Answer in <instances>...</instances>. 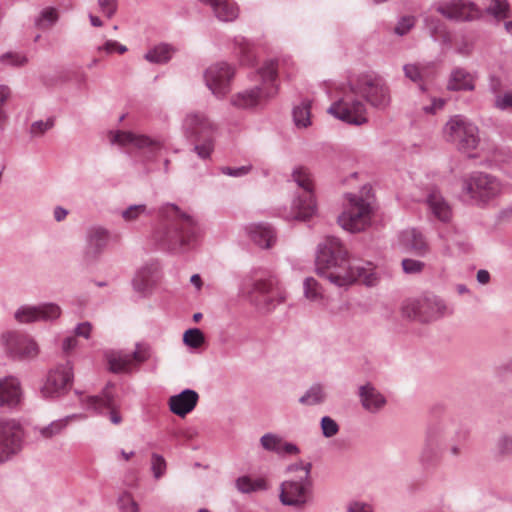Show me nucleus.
Instances as JSON below:
<instances>
[{
  "label": "nucleus",
  "instance_id": "obj_1",
  "mask_svg": "<svg viewBox=\"0 0 512 512\" xmlns=\"http://www.w3.org/2000/svg\"><path fill=\"white\" fill-rule=\"evenodd\" d=\"M315 263L317 274L337 287L349 286L356 281L373 286L377 280L372 263L350 258L336 237H326L318 245Z\"/></svg>",
  "mask_w": 512,
  "mask_h": 512
},
{
  "label": "nucleus",
  "instance_id": "obj_2",
  "mask_svg": "<svg viewBox=\"0 0 512 512\" xmlns=\"http://www.w3.org/2000/svg\"><path fill=\"white\" fill-rule=\"evenodd\" d=\"M312 463H293L287 466L286 472L296 474L283 481L280 485V501L285 506L303 508L311 499L313 482L311 479Z\"/></svg>",
  "mask_w": 512,
  "mask_h": 512
},
{
  "label": "nucleus",
  "instance_id": "obj_3",
  "mask_svg": "<svg viewBox=\"0 0 512 512\" xmlns=\"http://www.w3.org/2000/svg\"><path fill=\"white\" fill-rule=\"evenodd\" d=\"M370 190V187L364 186L360 194L349 193L346 195L347 206L337 219L344 230L358 233L364 231L371 224Z\"/></svg>",
  "mask_w": 512,
  "mask_h": 512
},
{
  "label": "nucleus",
  "instance_id": "obj_4",
  "mask_svg": "<svg viewBox=\"0 0 512 512\" xmlns=\"http://www.w3.org/2000/svg\"><path fill=\"white\" fill-rule=\"evenodd\" d=\"M175 213V218L165 228L160 241L171 251L180 252L189 249L196 239L195 220L183 213L174 204H167Z\"/></svg>",
  "mask_w": 512,
  "mask_h": 512
},
{
  "label": "nucleus",
  "instance_id": "obj_5",
  "mask_svg": "<svg viewBox=\"0 0 512 512\" xmlns=\"http://www.w3.org/2000/svg\"><path fill=\"white\" fill-rule=\"evenodd\" d=\"M185 135L198 142L194 151L202 159H207L213 151V135L217 129L215 123L202 112L188 113L182 123Z\"/></svg>",
  "mask_w": 512,
  "mask_h": 512
},
{
  "label": "nucleus",
  "instance_id": "obj_6",
  "mask_svg": "<svg viewBox=\"0 0 512 512\" xmlns=\"http://www.w3.org/2000/svg\"><path fill=\"white\" fill-rule=\"evenodd\" d=\"M352 92L359 94L372 107L385 110L391 103L390 89L386 81L374 73L360 74L350 82Z\"/></svg>",
  "mask_w": 512,
  "mask_h": 512
},
{
  "label": "nucleus",
  "instance_id": "obj_7",
  "mask_svg": "<svg viewBox=\"0 0 512 512\" xmlns=\"http://www.w3.org/2000/svg\"><path fill=\"white\" fill-rule=\"evenodd\" d=\"M292 178L301 193L293 200L291 210L285 215L287 220L305 221L316 212V202L313 195V183L307 169L299 167L293 170Z\"/></svg>",
  "mask_w": 512,
  "mask_h": 512
},
{
  "label": "nucleus",
  "instance_id": "obj_8",
  "mask_svg": "<svg viewBox=\"0 0 512 512\" xmlns=\"http://www.w3.org/2000/svg\"><path fill=\"white\" fill-rule=\"evenodd\" d=\"M463 192L477 204H487L501 195L502 183L493 175L474 172L463 180Z\"/></svg>",
  "mask_w": 512,
  "mask_h": 512
},
{
  "label": "nucleus",
  "instance_id": "obj_9",
  "mask_svg": "<svg viewBox=\"0 0 512 512\" xmlns=\"http://www.w3.org/2000/svg\"><path fill=\"white\" fill-rule=\"evenodd\" d=\"M443 134L462 151L474 150L480 142L478 127L462 115L452 116L445 124Z\"/></svg>",
  "mask_w": 512,
  "mask_h": 512
},
{
  "label": "nucleus",
  "instance_id": "obj_10",
  "mask_svg": "<svg viewBox=\"0 0 512 512\" xmlns=\"http://www.w3.org/2000/svg\"><path fill=\"white\" fill-rule=\"evenodd\" d=\"M402 313L409 319L430 322L444 316L447 306L438 296L425 294L417 299L407 300L402 306Z\"/></svg>",
  "mask_w": 512,
  "mask_h": 512
},
{
  "label": "nucleus",
  "instance_id": "obj_11",
  "mask_svg": "<svg viewBox=\"0 0 512 512\" xmlns=\"http://www.w3.org/2000/svg\"><path fill=\"white\" fill-rule=\"evenodd\" d=\"M451 423L440 422L428 428L420 453V461L426 465L439 463L444 454L446 441L451 438Z\"/></svg>",
  "mask_w": 512,
  "mask_h": 512
},
{
  "label": "nucleus",
  "instance_id": "obj_12",
  "mask_svg": "<svg viewBox=\"0 0 512 512\" xmlns=\"http://www.w3.org/2000/svg\"><path fill=\"white\" fill-rule=\"evenodd\" d=\"M356 96L359 94L353 93L350 89L328 108V113L351 125L365 124L368 121L366 105Z\"/></svg>",
  "mask_w": 512,
  "mask_h": 512
},
{
  "label": "nucleus",
  "instance_id": "obj_13",
  "mask_svg": "<svg viewBox=\"0 0 512 512\" xmlns=\"http://www.w3.org/2000/svg\"><path fill=\"white\" fill-rule=\"evenodd\" d=\"M1 342L6 353L14 360H32L39 355L37 342L28 334L8 331L2 334Z\"/></svg>",
  "mask_w": 512,
  "mask_h": 512
},
{
  "label": "nucleus",
  "instance_id": "obj_14",
  "mask_svg": "<svg viewBox=\"0 0 512 512\" xmlns=\"http://www.w3.org/2000/svg\"><path fill=\"white\" fill-rule=\"evenodd\" d=\"M73 377V366L70 361L50 369L41 387L42 396L54 398L66 393L72 384Z\"/></svg>",
  "mask_w": 512,
  "mask_h": 512
},
{
  "label": "nucleus",
  "instance_id": "obj_15",
  "mask_svg": "<svg viewBox=\"0 0 512 512\" xmlns=\"http://www.w3.org/2000/svg\"><path fill=\"white\" fill-rule=\"evenodd\" d=\"M23 429L15 419H0V463L7 461L22 448Z\"/></svg>",
  "mask_w": 512,
  "mask_h": 512
},
{
  "label": "nucleus",
  "instance_id": "obj_16",
  "mask_svg": "<svg viewBox=\"0 0 512 512\" xmlns=\"http://www.w3.org/2000/svg\"><path fill=\"white\" fill-rule=\"evenodd\" d=\"M62 314L61 307L53 302H44L38 305H22L14 313L19 323L49 322L58 319Z\"/></svg>",
  "mask_w": 512,
  "mask_h": 512
},
{
  "label": "nucleus",
  "instance_id": "obj_17",
  "mask_svg": "<svg viewBox=\"0 0 512 512\" xmlns=\"http://www.w3.org/2000/svg\"><path fill=\"white\" fill-rule=\"evenodd\" d=\"M233 77V67L224 62L212 64L204 73L206 86L218 98L224 97L230 91Z\"/></svg>",
  "mask_w": 512,
  "mask_h": 512
},
{
  "label": "nucleus",
  "instance_id": "obj_18",
  "mask_svg": "<svg viewBox=\"0 0 512 512\" xmlns=\"http://www.w3.org/2000/svg\"><path fill=\"white\" fill-rule=\"evenodd\" d=\"M436 11L450 20H472L480 14L474 3L464 0H451L439 5Z\"/></svg>",
  "mask_w": 512,
  "mask_h": 512
},
{
  "label": "nucleus",
  "instance_id": "obj_19",
  "mask_svg": "<svg viewBox=\"0 0 512 512\" xmlns=\"http://www.w3.org/2000/svg\"><path fill=\"white\" fill-rule=\"evenodd\" d=\"M277 94V88L272 86L264 90L260 86L244 90L231 97V104L239 109L254 108L262 103L263 100L271 98Z\"/></svg>",
  "mask_w": 512,
  "mask_h": 512
},
{
  "label": "nucleus",
  "instance_id": "obj_20",
  "mask_svg": "<svg viewBox=\"0 0 512 512\" xmlns=\"http://www.w3.org/2000/svg\"><path fill=\"white\" fill-rule=\"evenodd\" d=\"M83 406L87 410H91L95 413L104 414L109 412V419L114 425H118L122 422L120 413L115 409L113 397L105 389L103 394L100 396H87L82 400Z\"/></svg>",
  "mask_w": 512,
  "mask_h": 512
},
{
  "label": "nucleus",
  "instance_id": "obj_21",
  "mask_svg": "<svg viewBox=\"0 0 512 512\" xmlns=\"http://www.w3.org/2000/svg\"><path fill=\"white\" fill-rule=\"evenodd\" d=\"M112 143H117L121 146L132 145L139 149H148L154 153L162 148V143L159 140L151 139L145 135H138L129 131H118L112 135Z\"/></svg>",
  "mask_w": 512,
  "mask_h": 512
},
{
  "label": "nucleus",
  "instance_id": "obj_22",
  "mask_svg": "<svg viewBox=\"0 0 512 512\" xmlns=\"http://www.w3.org/2000/svg\"><path fill=\"white\" fill-rule=\"evenodd\" d=\"M198 399L199 395L196 391L185 389L169 398L170 411L179 417H185L196 407Z\"/></svg>",
  "mask_w": 512,
  "mask_h": 512
},
{
  "label": "nucleus",
  "instance_id": "obj_23",
  "mask_svg": "<svg viewBox=\"0 0 512 512\" xmlns=\"http://www.w3.org/2000/svg\"><path fill=\"white\" fill-rule=\"evenodd\" d=\"M277 280L269 278H246L241 286V293L250 297L252 301H258V296L269 294L276 286Z\"/></svg>",
  "mask_w": 512,
  "mask_h": 512
},
{
  "label": "nucleus",
  "instance_id": "obj_24",
  "mask_svg": "<svg viewBox=\"0 0 512 512\" xmlns=\"http://www.w3.org/2000/svg\"><path fill=\"white\" fill-rule=\"evenodd\" d=\"M20 381L14 376L0 379V406L14 407L21 400Z\"/></svg>",
  "mask_w": 512,
  "mask_h": 512
},
{
  "label": "nucleus",
  "instance_id": "obj_25",
  "mask_svg": "<svg viewBox=\"0 0 512 512\" xmlns=\"http://www.w3.org/2000/svg\"><path fill=\"white\" fill-rule=\"evenodd\" d=\"M358 396L362 407L370 412H379L386 404V398L371 383L359 387Z\"/></svg>",
  "mask_w": 512,
  "mask_h": 512
},
{
  "label": "nucleus",
  "instance_id": "obj_26",
  "mask_svg": "<svg viewBox=\"0 0 512 512\" xmlns=\"http://www.w3.org/2000/svg\"><path fill=\"white\" fill-rule=\"evenodd\" d=\"M109 239L110 235L107 229L100 226L91 227L87 232L86 256L98 257L107 247Z\"/></svg>",
  "mask_w": 512,
  "mask_h": 512
},
{
  "label": "nucleus",
  "instance_id": "obj_27",
  "mask_svg": "<svg viewBox=\"0 0 512 512\" xmlns=\"http://www.w3.org/2000/svg\"><path fill=\"white\" fill-rule=\"evenodd\" d=\"M430 214L441 222H449L452 218V209L438 190H431L426 198Z\"/></svg>",
  "mask_w": 512,
  "mask_h": 512
},
{
  "label": "nucleus",
  "instance_id": "obj_28",
  "mask_svg": "<svg viewBox=\"0 0 512 512\" xmlns=\"http://www.w3.org/2000/svg\"><path fill=\"white\" fill-rule=\"evenodd\" d=\"M400 242L407 251L418 256H424L429 250L424 235L415 228L404 230L400 235Z\"/></svg>",
  "mask_w": 512,
  "mask_h": 512
},
{
  "label": "nucleus",
  "instance_id": "obj_29",
  "mask_svg": "<svg viewBox=\"0 0 512 512\" xmlns=\"http://www.w3.org/2000/svg\"><path fill=\"white\" fill-rule=\"evenodd\" d=\"M246 231L250 239L262 248H270L275 242V232L268 224H250Z\"/></svg>",
  "mask_w": 512,
  "mask_h": 512
},
{
  "label": "nucleus",
  "instance_id": "obj_30",
  "mask_svg": "<svg viewBox=\"0 0 512 512\" xmlns=\"http://www.w3.org/2000/svg\"><path fill=\"white\" fill-rule=\"evenodd\" d=\"M202 3L208 4L215 16L223 22L233 21L238 17L239 8L236 3L231 0H200Z\"/></svg>",
  "mask_w": 512,
  "mask_h": 512
},
{
  "label": "nucleus",
  "instance_id": "obj_31",
  "mask_svg": "<svg viewBox=\"0 0 512 512\" xmlns=\"http://www.w3.org/2000/svg\"><path fill=\"white\" fill-rule=\"evenodd\" d=\"M109 370L113 373H131L135 366L130 353L122 351H109L106 353Z\"/></svg>",
  "mask_w": 512,
  "mask_h": 512
},
{
  "label": "nucleus",
  "instance_id": "obj_32",
  "mask_svg": "<svg viewBox=\"0 0 512 512\" xmlns=\"http://www.w3.org/2000/svg\"><path fill=\"white\" fill-rule=\"evenodd\" d=\"M70 419L71 417L68 416L66 418L52 421L50 424L43 427H33L32 432L35 440H49L60 435L67 427Z\"/></svg>",
  "mask_w": 512,
  "mask_h": 512
},
{
  "label": "nucleus",
  "instance_id": "obj_33",
  "mask_svg": "<svg viewBox=\"0 0 512 512\" xmlns=\"http://www.w3.org/2000/svg\"><path fill=\"white\" fill-rule=\"evenodd\" d=\"M158 271L156 264L143 266L133 278L132 284L135 291L145 294L154 282V274Z\"/></svg>",
  "mask_w": 512,
  "mask_h": 512
},
{
  "label": "nucleus",
  "instance_id": "obj_34",
  "mask_svg": "<svg viewBox=\"0 0 512 512\" xmlns=\"http://www.w3.org/2000/svg\"><path fill=\"white\" fill-rule=\"evenodd\" d=\"M473 76L462 68H456L451 72L447 88L451 91H472L474 89Z\"/></svg>",
  "mask_w": 512,
  "mask_h": 512
},
{
  "label": "nucleus",
  "instance_id": "obj_35",
  "mask_svg": "<svg viewBox=\"0 0 512 512\" xmlns=\"http://www.w3.org/2000/svg\"><path fill=\"white\" fill-rule=\"evenodd\" d=\"M235 486L239 492L245 494L265 491L269 487L267 481L263 477L252 478L247 475L238 477L235 481Z\"/></svg>",
  "mask_w": 512,
  "mask_h": 512
},
{
  "label": "nucleus",
  "instance_id": "obj_36",
  "mask_svg": "<svg viewBox=\"0 0 512 512\" xmlns=\"http://www.w3.org/2000/svg\"><path fill=\"white\" fill-rule=\"evenodd\" d=\"M451 429L453 432L451 438L446 441L445 451H447L451 457H459L464 448L466 433L458 431L452 424Z\"/></svg>",
  "mask_w": 512,
  "mask_h": 512
},
{
  "label": "nucleus",
  "instance_id": "obj_37",
  "mask_svg": "<svg viewBox=\"0 0 512 512\" xmlns=\"http://www.w3.org/2000/svg\"><path fill=\"white\" fill-rule=\"evenodd\" d=\"M303 293L306 299L312 302L324 303L326 296L318 281L312 277H307L303 282Z\"/></svg>",
  "mask_w": 512,
  "mask_h": 512
},
{
  "label": "nucleus",
  "instance_id": "obj_38",
  "mask_svg": "<svg viewBox=\"0 0 512 512\" xmlns=\"http://www.w3.org/2000/svg\"><path fill=\"white\" fill-rule=\"evenodd\" d=\"M173 48L168 44H160L150 49L145 54V59L150 63L163 64L170 60Z\"/></svg>",
  "mask_w": 512,
  "mask_h": 512
},
{
  "label": "nucleus",
  "instance_id": "obj_39",
  "mask_svg": "<svg viewBox=\"0 0 512 512\" xmlns=\"http://www.w3.org/2000/svg\"><path fill=\"white\" fill-rule=\"evenodd\" d=\"M311 103L308 100L302 101L293 108V120L298 128H306L311 124L310 120Z\"/></svg>",
  "mask_w": 512,
  "mask_h": 512
},
{
  "label": "nucleus",
  "instance_id": "obj_40",
  "mask_svg": "<svg viewBox=\"0 0 512 512\" xmlns=\"http://www.w3.org/2000/svg\"><path fill=\"white\" fill-rule=\"evenodd\" d=\"M325 398L326 394L323 386L314 384L299 398V402L302 405L313 406L323 403Z\"/></svg>",
  "mask_w": 512,
  "mask_h": 512
},
{
  "label": "nucleus",
  "instance_id": "obj_41",
  "mask_svg": "<svg viewBox=\"0 0 512 512\" xmlns=\"http://www.w3.org/2000/svg\"><path fill=\"white\" fill-rule=\"evenodd\" d=\"M153 210L146 204H133L121 212V216L126 222H135L141 218L151 217Z\"/></svg>",
  "mask_w": 512,
  "mask_h": 512
},
{
  "label": "nucleus",
  "instance_id": "obj_42",
  "mask_svg": "<svg viewBox=\"0 0 512 512\" xmlns=\"http://www.w3.org/2000/svg\"><path fill=\"white\" fill-rule=\"evenodd\" d=\"M260 77L262 79V87L264 90L275 86L277 89V85L275 84L276 76H277V67L273 61L265 63L259 70Z\"/></svg>",
  "mask_w": 512,
  "mask_h": 512
},
{
  "label": "nucleus",
  "instance_id": "obj_43",
  "mask_svg": "<svg viewBox=\"0 0 512 512\" xmlns=\"http://www.w3.org/2000/svg\"><path fill=\"white\" fill-rule=\"evenodd\" d=\"M132 362L137 368L142 363L147 362L152 356V348L150 344L145 342H138L135 345V349L132 353H130Z\"/></svg>",
  "mask_w": 512,
  "mask_h": 512
},
{
  "label": "nucleus",
  "instance_id": "obj_44",
  "mask_svg": "<svg viewBox=\"0 0 512 512\" xmlns=\"http://www.w3.org/2000/svg\"><path fill=\"white\" fill-rule=\"evenodd\" d=\"M58 20L57 10L53 7L44 8L35 20V25L40 29L52 27Z\"/></svg>",
  "mask_w": 512,
  "mask_h": 512
},
{
  "label": "nucleus",
  "instance_id": "obj_45",
  "mask_svg": "<svg viewBox=\"0 0 512 512\" xmlns=\"http://www.w3.org/2000/svg\"><path fill=\"white\" fill-rule=\"evenodd\" d=\"M486 11L496 18L507 17L508 3L506 0H482Z\"/></svg>",
  "mask_w": 512,
  "mask_h": 512
},
{
  "label": "nucleus",
  "instance_id": "obj_46",
  "mask_svg": "<svg viewBox=\"0 0 512 512\" xmlns=\"http://www.w3.org/2000/svg\"><path fill=\"white\" fill-rule=\"evenodd\" d=\"M236 45L241 63L252 65L255 59L252 45L244 38L237 39Z\"/></svg>",
  "mask_w": 512,
  "mask_h": 512
},
{
  "label": "nucleus",
  "instance_id": "obj_47",
  "mask_svg": "<svg viewBox=\"0 0 512 512\" xmlns=\"http://www.w3.org/2000/svg\"><path fill=\"white\" fill-rule=\"evenodd\" d=\"M424 25L434 40H437L439 37L444 36L446 33L445 26L438 17L431 15L425 16Z\"/></svg>",
  "mask_w": 512,
  "mask_h": 512
},
{
  "label": "nucleus",
  "instance_id": "obj_48",
  "mask_svg": "<svg viewBox=\"0 0 512 512\" xmlns=\"http://www.w3.org/2000/svg\"><path fill=\"white\" fill-rule=\"evenodd\" d=\"M283 441V438L274 433H266L260 438V444L262 448L269 452H274L277 454L280 449V445Z\"/></svg>",
  "mask_w": 512,
  "mask_h": 512
},
{
  "label": "nucleus",
  "instance_id": "obj_49",
  "mask_svg": "<svg viewBox=\"0 0 512 512\" xmlns=\"http://www.w3.org/2000/svg\"><path fill=\"white\" fill-rule=\"evenodd\" d=\"M204 334L197 328L189 329L184 333V343L192 348H198L204 343Z\"/></svg>",
  "mask_w": 512,
  "mask_h": 512
},
{
  "label": "nucleus",
  "instance_id": "obj_50",
  "mask_svg": "<svg viewBox=\"0 0 512 512\" xmlns=\"http://www.w3.org/2000/svg\"><path fill=\"white\" fill-rule=\"evenodd\" d=\"M167 469V463L163 456L152 453L151 455V470L155 479H160Z\"/></svg>",
  "mask_w": 512,
  "mask_h": 512
},
{
  "label": "nucleus",
  "instance_id": "obj_51",
  "mask_svg": "<svg viewBox=\"0 0 512 512\" xmlns=\"http://www.w3.org/2000/svg\"><path fill=\"white\" fill-rule=\"evenodd\" d=\"M118 507L121 512H139V505L130 493L124 492L118 498Z\"/></svg>",
  "mask_w": 512,
  "mask_h": 512
},
{
  "label": "nucleus",
  "instance_id": "obj_52",
  "mask_svg": "<svg viewBox=\"0 0 512 512\" xmlns=\"http://www.w3.org/2000/svg\"><path fill=\"white\" fill-rule=\"evenodd\" d=\"M11 97V90L6 85H0V129L4 128V125L8 119L6 110L4 109L5 104Z\"/></svg>",
  "mask_w": 512,
  "mask_h": 512
},
{
  "label": "nucleus",
  "instance_id": "obj_53",
  "mask_svg": "<svg viewBox=\"0 0 512 512\" xmlns=\"http://www.w3.org/2000/svg\"><path fill=\"white\" fill-rule=\"evenodd\" d=\"M494 107L500 111L512 112V90L496 94L494 97Z\"/></svg>",
  "mask_w": 512,
  "mask_h": 512
},
{
  "label": "nucleus",
  "instance_id": "obj_54",
  "mask_svg": "<svg viewBox=\"0 0 512 512\" xmlns=\"http://www.w3.org/2000/svg\"><path fill=\"white\" fill-rule=\"evenodd\" d=\"M496 451L499 455H512V434L502 435L497 439Z\"/></svg>",
  "mask_w": 512,
  "mask_h": 512
},
{
  "label": "nucleus",
  "instance_id": "obj_55",
  "mask_svg": "<svg viewBox=\"0 0 512 512\" xmlns=\"http://www.w3.org/2000/svg\"><path fill=\"white\" fill-rule=\"evenodd\" d=\"M414 25L415 17L404 16L397 22V25L394 28V32L399 36H404L414 27Z\"/></svg>",
  "mask_w": 512,
  "mask_h": 512
},
{
  "label": "nucleus",
  "instance_id": "obj_56",
  "mask_svg": "<svg viewBox=\"0 0 512 512\" xmlns=\"http://www.w3.org/2000/svg\"><path fill=\"white\" fill-rule=\"evenodd\" d=\"M321 429L325 437L330 438L336 435L339 431V426L335 420L329 416H324L321 419Z\"/></svg>",
  "mask_w": 512,
  "mask_h": 512
},
{
  "label": "nucleus",
  "instance_id": "obj_57",
  "mask_svg": "<svg viewBox=\"0 0 512 512\" xmlns=\"http://www.w3.org/2000/svg\"><path fill=\"white\" fill-rule=\"evenodd\" d=\"M54 126V120L52 118H49L45 121L39 120L32 123L30 128V133L32 136H41L46 131L50 130Z\"/></svg>",
  "mask_w": 512,
  "mask_h": 512
},
{
  "label": "nucleus",
  "instance_id": "obj_58",
  "mask_svg": "<svg viewBox=\"0 0 512 512\" xmlns=\"http://www.w3.org/2000/svg\"><path fill=\"white\" fill-rule=\"evenodd\" d=\"M424 262L406 258L402 260V268L403 271L407 274H418L421 273L424 269Z\"/></svg>",
  "mask_w": 512,
  "mask_h": 512
},
{
  "label": "nucleus",
  "instance_id": "obj_59",
  "mask_svg": "<svg viewBox=\"0 0 512 512\" xmlns=\"http://www.w3.org/2000/svg\"><path fill=\"white\" fill-rule=\"evenodd\" d=\"M98 52H105L106 54H112L114 52H118L123 54L127 51V47L118 43L114 40H108L103 45L97 47Z\"/></svg>",
  "mask_w": 512,
  "mask_h": 512
},
{
  "label": "nucleus",
  "instance_id": "obj_60",
  "mask_svg": "<svg viewBox=\"0 0 512 512\" xmlns=\"http://www.w3.org/2000/svg\"><path fill=\"white\" fill-rule=\"evenodd\" d=\"M0 61L4 64L13 66H23L27 63L28 59L26 56L18 53H5L0 57Z\"/></svg>",
  "mask_w": 512,
  "mask_h": 512
},
{
  "label": "nucleus",
  "instance_id": "obj_61",
  "mask_svg": "<svg viewBox=\"0 0 512 512\" xmlns=\"http://www.w3.org/2000/svg\"><path fill=\"white\" fill-rule=\"evenodd\" d=\"M405 76L413 82H419L422 79L420 67L415 64H406L403 67Z\"/></svg>",
  "mask_w": 512,
  "mask_h": 512
},
{
  "label": "nucleus",
  "instance_id": "obj_62",
  "mask_svg": "<svg viewBox=\"0 0 512 512\" xmlns=\"http://www.w3.org/2000/svg\"><path fill=\"white\" fill-rule=\"evenodd\" d=\"M92 330V324L88 321H85L77 324L73 332L75 337H83L85 339H89L91 337Z\"/></svg>",
  "mask_w": 512,
  "mask_h": 512
},
{
  "label": "nucleus",
  "instance_id": "obj_63",
  "mask_svg": "<svg viewBox=\"0 0 512 512\" xmlns=\"http://www.w3.org/2000/svg\"><path fill=\"white\" fill-rule=\"evenodd\" d=\"M300 453L299 447L291 442L282 441L280 445V449L277 452L279 456H287V455H297Z\"/></svg>",
  "mask_w": 512,
  "mask_h": 512
},
{
  "label": "nucleus",
  "instance_id": "obj_64",
  "mask_svg": "<svg viewBox=\"0 0 512 512\" xmlns=\"http://www.w3.org/2000/svg\"><path fill=\"white\" fill-rule=\"evenodd\" d=\"M100 10L108 17L111 18L117 8L116 0H98Z\"/></svg>",
  "mask_w": 512,
  "mask_h": 512
}]
</instances>
